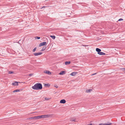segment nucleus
<instances>
[{
  "instance_id": "nucleus-4",
  "label": "nucleus",
  "mask_w": 125,
  "mask_h": 125,
  "mask_svg": "<svg viewBox=\"0 0 125 125\" xmlns=\"http://www.w3.org/2000/svg\"><path fill=\"white\" fill-rule=\"evenodd\" d=\"M76 118L74 117H71L70 119V121L71 122H76Z\"/></svg>"
},
{
  "instance_id": "nucleus-19",
  "label": "nucleus",
  "mask_w": 125,
  "mask_h": 125,
  "mask_svg": "<svg viewBox=\"0 0 125 125\" xmlns=\"http://www.w3.org/2000/svg\"><path fill=\"white\" fill-rule=\"evenodd\" d=\"M19 91V90L18 89L16 90H14L13 91V93H15L17 92H18Z\"/></svg>"
},
{
  "instance_id": "nucleus-1",
  "label": "nucleus",
  "mask_w": 125,
  "mask_h": 125,
  "mask_svg": "<svg viewBox=\"0 0 125 125\" xmlns=\"http://www.w3.org/2000/svg\"><path fill=\"white\" fill-rule=\"evenodd\" d=\"M32 88L34 90H38L42 89V86L41 84L36 83L32 87Z\"/></svg>"
},
{
  "instance_id": "nucleus-20",
  "label": "nucleus",
  "mask_w": 125,
  "mask_h": 125,
  "mask_svg": "<svg viewBox=\"0 0 125 125\" xmlns=\"http://www.w3.org/2000/svg\"><path fill=\"white\" fill-rule=\"evenodd\" d=\"M45 99L46 100H48L50 99V98L48 97H45Z\"/></svg>"
},
{
  "instance_id": "nucleus-12",
  "label": "nucleus",
  "mask_w": 125,
  "mask_h": 125,
  "mask_svg": "<svg viewBox=\"0 0 125 125\" xmlns=\"http://www.w3.org/2000/svg\"><path fill=\"white\" fill-rule=\"evenodd\" d=\"M77 73L76 72H73L70 75L72 76H74Z\"/></svg>"
},
{
  "instance_id": "nucleus-28",
  "label": "nucleus",
  "mask_w": 125,
  "mask_h": 125,
  "mask_svg": "<svg viewBox=\"0 0 125 125\" xmlns=\"http://www.w3.org/2000/svg\"><path fill=\"white\" fill-rule=\"evenodd\" d=\"M96 74V73H95L92 74L91 75H94L95 74Z\"/></svg>"
},
{
  "instance_id": "nucleus-24",
  "label": "nucleus",
  "mask_w": 125,
  "mask_h": 125,
  "mask_svg": "<svg viewBox=\"0 0 125 125\" xmlns=\"http://www.w3.org/2000/svg\"><path fill=\"white\" fill-rule=\"evenodd\" d=\"M54 86L56 88H58V86L57 85H54Z\"/></svg>"
},
{
  "instance_id": "nucleus-21",
  "label": "nucleus",
  "mask_w": 125,
  "mask_h": 125,
  "mask_svg": "<svg viewBox=\"0 0 125 125\" xmlns=\"http://www.w3.org/2000/svg\"><path fill=\"white\" fill-rule=\"evenodd\" d=\"M37 48L36 47L33 50V52H34L35 51L36 49Z\"/></svg>"
},
{
  "instance_id": "nucleus-7",
  "label": "nucleus",
  "mask_w": 125,
  "mask_h": 125,
  "mask_svg": "<svg viewBox=\"0 0 125 125\" xmlns=\"http://www.w3.org/2000/svg\"><path fill=\"white\" fill-rule=\"evenodd\" d=\"M33 120H37L39 119H40L39 115L35 116L34 117H32Z\"/></svg>"
},
{
  "instance_id": "nucleus-18",
  "label": "nucleus",
  "mask_w": 125,
  "mask_h": 125,
  "mask_svg": "<svg viewBox=\"0 0 125 125\" xmlns=\"http://www.w3.org/2000/svg\"><path fill=\"white\" fill-rule=\"evenodd\" d=\"M50 36L53 39H55V37L54 36L51 35Z\"/></svg>"
},
{
  "instance_id": "nucleus-11",
  "label": "nucleus",
  "mask_w": 125,
  "mask_h": 125,
  "mask_svg": "<svg viewBox=\"0 0 125 125\" xmlns=\"http://www.w3.org/2000/svg\"><path fill=\"white\" fill-rule=\"evenodd\" d=\"M98 53L99 55H104L105 54V53H104L101 52H98Z\"/></svg>"
},
{
  "instance_id": "nucleus-3",
  "label": "nucleus",
  "mask_w": 125,
  "mask_h": 125,
  "mask_svg": "<svg viewBox=\"0 0 125 125\" xmlns=\"http://www.w3.org/2000/svg\"><path fill=\"white\" fill-rule=\"evenodd\" d=\"M43 72L44 73H46L49 75H51V72L48 70H45Z\"/></svg>"
},
{
  "instance_id": "nucleus-10",
  "label": "nucleus",
  "mask_w": 125,
  "mask_h": 125,
  "mask_svg": "<svg viewBox=\"0 0 125 125\" xmlns=\"http://www.w3.org/2000/svg\"><path fill=\"white\" fill-rule=\"evenodd\" d=\"M65 73V71H61L59 73L60 75H63Z\"/></svg>"
},
{
  "instance_id": "nucleus-16",
  "label": "nucleus",
  "mask_w": 125,
  "mask_h": 125,
  "mask_svg": "<svg viewBox=\"0 0 125 125\" xmlns=\"http://www.w3.org/2000/svg\"><path fill=\"white\" fill-rule=\"evenodd\" d=\"M46 48V46H44L42 49V51H43Z\"/></svg>"
},
{
  "instance_id": "nucleus-9",
  "label": "nucleus",
  "mask_w": 125,
  "mask_h": 125,
  "mask_svg": "<svg viewBox=\"0 0 125 125\" xmlns=\"http://www.w3.org/2000/svg\"><path fill=\"white\" fill-rule=\"evenodd\" d=\"M42 54V52H37L35 53L34 54V55L35 56H38V55H40Z\"/></svg>"
},
{
  "instance_id": "nucleus-22",
  "label": "nucleus",
  "mask_w": 125,
  "mask_h": 125,
  "mask_svg": "<svg viewBox=\"0 0 125 125\" xmlns=\"http://www.w3.org/2000/svg\"><path fill=\"white\" fill-rule=\"evenodd\" d=\"M13 73V72L12 71H9L8 72V73L9 74H11Z\"/></svg>"
},
{
  "instance_id": "nucleus-31",
  "label": "nucleus",
  "mask_w": 125,
  "mask_h": 125,
  "mask_svg": "<svg viewBox=\"0 0 125 125\" xmlns=\"http://www.w3.org/2000/svg\"><path fill=\"white\" fill-rule=\"evenodd\" d=\"M44 7H42V8H44Z\"/></svg>"
},
{
  "instance_id": "nucleus-14",
  "label": "nucleus",
  "mask_w": 125,
  "mask_h": 125,
  "mask_svg": "<svg viewBox=\"0 0 125 125\" xmlns=\"http://www.w3.org/2000/svg\"><path fill=\"white\" fill-rule=\"evenodd\" d=\"M70 61L66 62H65V64L66 65L69 64H70Z\"/></svg>"
},
{
  "instance_id": "nucleus-26",
  "label": "nucleus",
  "mask_w": 125,
  "mask_h": 125,
  "mask_svg": "<svg viewBox=\"0 0 125 125\" xmlns=\"http://www.w3.org/2000/svg\"><path fill=\"white\" fill-rule=\"evenodd\" d=\"M123 20L122 19H119L118 20V21H122V20Z\"/></svg>"
},
{
  "instance_id": "nucleus-8",
  "label": "nucleus",
  "mask_w": 125,
  "mask_h": 125,
  "mask_svg": "<svg viewBox=\"0 0 125 125\" xmlns=\"http://www.w3.org/2000/svg\"><path fill=\"white\" fill-rule=\"evenodd\" d=\"M12 84L14 86H17L18 85V82H16L14 83H12Z\"/></svg>"
},
{
  "instance_id": "nucleus-13",
  "label": "nucleus",
  "mask_w": 125,
  "mask_h": 125,
  "mask_svg": "<svg viewBox=\"0 0 125 125\" xmlns=\"http://www.w3.org/2000/svg\"><path fill=\"white\" fill-rule=\"evenodd\" d=\"M96 51L98 52H99L101 51V50L98 48H96Z\"/></svg>"
},
{
  "instance_id": "nucleus-29",
  "label": "nucleus",
  "mask_w": 125,
  "mask_h": 125,
  "mask_svg": "<svg viewBox=\"0 0 125 125\" xmlns=\"http://www.w3.org/2000/svg\"><path fill=\"white\" fill-rule=\"evenodd\" d=\"M32 75V74H30L29 75V76H31Z\"/></svg>"
},
{
  "instance_id": "nucleus-17",
  "label": "nucleus",
  "mask_w": 125,
  "mask_h": 125,
  "mask_svg": "<svg viewBox=\"0 0 125 125\" xmlns=\"http://www.w3.org/2000/svg\"><path fill=\"white\" fill-rule=\"evenodd\" d=\"M27 120H33L32 117L28 118H27Z\"/></svg>"
},
{
  "instance_id": "nucleus-15",
  "label": "nucleus",
  "mask_w": 125,
  "mask_h": 125,
  "mask_svg": "<svg viewBox=\"0 0 125 125\" xmlns=\"http://www.w3.org/2000/svg\"><path fill=\"white\" fill-rule=\"evenodd\" d=\"M92 89H89V90H86V93H89L90 92H91L92 91Z\"/></svg>"
},
{
  "instance_id": "nucleus-5",
  "label": "nucleus",
  "mask_w": 125,
  "mask_h": 125,
  "mask_svg": "<svg viewBox=\"0 0 125 125\" xmlns=\"http://www.w3.org/2000/svg\"><path fill=\"white\" fill-rule=\"evenodd\" d=\"M47 44V43L46 42H44L40 43L39 44V46L41 47V46H44Z\"/></svg>"
},
{
  "instance_id": "nucleus-30",
  "label": "nucleus",
  "mask_w": 125,
  "mask_h": 125,
  "mask_svg": "<svg viewBox=\"0 0 125 125\" xmlns=\"http://www.w3.org/2000/svg\"><path fill=\"white\" fill-rule=\"evenodd\" d=\"M92 125V124H88V125Z\"/></svg>"
},
{
  "instance_id": "nucleus-2",
  "label": "nucleus",
  "mask_w": 125,
  "mask_h": 125,
  "mask_svg": "<svg viewBox=\"0 0 125 125\" xmlns=\"http://www.w3.org/2000/svg\"><path fill=\"white\" fill-rule=\"evenodd\" d=\"M52 116V115H39L40 119L49 117Z\"/></svg>"
},
{
  "instance_id": "nucleus-27",
  "label": "nucleus",
  "mask_w": 125,
  "mask_h": 125,
  "mask_svg": "<svg viewBox=\"0 0 125 125\" xmlns=\"http://www.w3.org/2000/svg\"><path fill=\"white\" fill-rule=\"evenodd\" d=\"M60 103L64 104L66 102H60Z\"/></svg>"
},
{
  "instance_id": "nucleus-23",
  "label": "nucleus",
  "mask_w": 125,
  "mask_h": 125,
  "mask_svg": "<svg viewBox=\"0 0 125 125\" xmlns=\"http://www.w3.org/2000/svg\"><path fill=\"white\" fill-rule=\"evenodd\" d=\"M60 102H66V100L64 99H62L61 100Z\"/></svg>"
},
{
  "instance_id": "nucleus-6",
  "label": "nucleus",
  "mask_w": 125,
  "mask_h": 125,
  "mask_svg": "<svg viewBox=\"0 0 125 125\" xmlns=\"http://www.w3.org/2000/svg\"><path fill=\"white\" fill-rule=\"evenodd\" d=\"M112 124L111 123H101L99 124V125H111Z\"/></svg>"
},
{
  "instance_id": "nucleus-25",
  "label": "nucleus",
  "mask_w": 125,
  "mask_h": 125,
  "mask_svg": "<svg viewBox=\"0 0 125 125\" xmlns=\"http://www.w3.org/2000/svg\"><path fill=\"white\" fill-rule=\"evenodd\" d=\"M36 38L38 39H40V37H36Z\"/></svg>"
}]
</instances>
